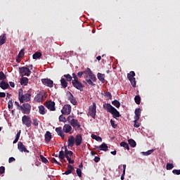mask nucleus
<instances>
[{"label":"nucleus","instance_id":"obj_39","mask_svg":"<svg viewBox=\"0 0 180 180\" xmlns=\"http://www.w3.org/2000/svg\"><path fill=\"white\" fill-rule=\"evenodd\" d=\"M121 147H124V148H127V150H130V148L129 147V143L126 142H121L120 143Z\"/></svg>","mask_w":180,"mask_h":180},{"label":"nucleus","instance_id":"obj_49","mask_svg":"<svg viewBox=\"0 0 180 180\" xmlns=\"http://www.w3.org/2000/svg\"><path fill=\"white\" fill-rule=\"evenodd\" d=\"M32 122H33V123H32V124H33V126H39V121H37V118H34V119H32Z\"/></svg>","mask_w":180,"mask_h":180},{"label":"nucleus","instance_id":"obj_20","mask_svg":"<svg viewBox=\"0 0 180 180\" xmlns=\"http://www.w3.org/2000/svg\"><path fill=\"white\" fill-rule=\"evenodd\" d=\"M74 144H75V138L74 136H70L68 140V147H74Z\"/></svg>","mask_w":180,"mask_h":180},{"label":"nucleus","instance_id":"obj_35","mask_svg":"<svg viewBox=\"0 0 180 180\" xmlns=\"http://www.w3.org/2000/svg\"><path fill=\"white\" fill-rule=\"evenodd\" d=\"M134 101H135V103H136V105H140V103L141 102V97H140L139 95H137L134 97Z\"/></svg>","mask_w":180,"mask_h":180},{"label":"nucleus","instance_id":"obj_31","mask_svg":"<svg viewBox=\"0 0 180 180\" xmlns=\"http://www.w3.org/2000/svg\"><path fill=\"white\" fill-rule=\"evenodd\" d=\"M108 145L105 143H103L101 146H100V150L101 151H108Z\"/></svg>","mask_w":180,"mask_h":180},{"label":"nucleus","instance_id":"obj_55","mask_svg":"<svg viewBox=\"0 0 180 180\" xmlns=\"http://www.w3.org/2000/svg\"><path fill=\"white\" fill-rule=\"evenodd\" d=\"M0 174H5V167L4 166L0 167Z\"/></svg>","mask_w":180,"mask_h":180},{"label":"nucleus","instance_id":"obj_10","mask_svg":"<svg viewBox=\"0 0 180 180\" xmlns=\"http://www.w3.org/2000/svg\"><path fill=\"white\" fill-rule=\"evenodd\" d=\"M89 115L93 119H95L96 116V103H93L92 105H91L89 108Z\"/></svg>","mask_w":180,"mask_h":180},{"label":"nucleus","instance_id":"obj_48","mask_svg":"<svg viewBox=\"0 0 180 180\" xmlns=\"http://www.w3.org/2000/svg\"><path fill=\"white\" fill-rule=\"evenodd\" d=\"M105 98H108V99H112V94L110 92L107 91L105 93Z\"/></svg>","mask_w":180,"mask_h":180},{"label":"nucleus","instance_id":"obj_15","mask_svg":"<svg viewBox=\"0 0 180 180\" xmlns=\"http://www.w3.org/2000/svg\"><path fill=\"white\" fill-rule=\"evenodd\" d=\"M41 82L46 86H49V88H53L54 86V82L50 79H41Z\"/></svg>","mask_w":180,"mask_h":180},{"label":"nucleus","instance_id":"obj_64","mask_svg":"<svg viewBox=\"0 0 180 180\" xmlns=\"http://www.w3.org/2000/svg\"><path fill=\"white\" fill-rule=\"evenodd\" d=\"M91 155H96V152H95V151H91Z\"/></svg>","mask_w":180,"mask_h":180},{"label":"nucleus","instance_id":"obj_63","mask_svg":"<svg viewBox=\"0 0 180 180\" xmlns=\"http://www.w3.org/2000/svg\"><path fill=\"white\" fill-rule=\"evenodd\" d=\"M123 172L126 174V165H123Z\"/></svg>","mask_w":180,"mask_h":180},{"label":"nucleus","instance_id":"obj_46","mask_svg":"<svg viewBox=\"0 0 180 180\" xmlns=\"http://www.w3.org/2000/svg\"><path fill=\"white\" fill-rule=\"evenodd\" d=\"M134 127H136V129H139V127L140 126V123H139V120L135 119L134 121Z\"/></svg>","mask_w":180,"mask_h":180},{"label":"nucleus","instance_id":"obj_16","mask_svg":"<svg viewBox=\"0 0 180 180\" xmlns=\"http://www.w3.org/2000/svg\"><path fill=\"white\" fill-rule=\"evenodd\" d=\"M34 101L38 103L43 102L44 101V93L39 92L37 94L34 98Z\"/></svg>","mask_w":180,"mask_h":180},{"label":"nucleus","instance_id":"obj_61","mask_svg":"<svg viewBox=\"0 0 180 180\" xmlns=\"http://www.w3.org/2000/svg\"><path fill=\"white\" fill-rule=\"evenodd\" d=\"M20 133H21V131L20 130L18 133H17V134H16V136H15V139H20Z\"/></svg>","mask_w":180,"mask_h":180},{"label":"nucleus","instance_id":"obj_23","mask_svg":"<svg viewBox=\"0 0 180 180\" xmlns=\"http://www.w3.org/2000/svg\"><path fill=\"white\" fill-rule=\"evenodd\" d=\"M140 116H141V110L140 108H136L134 119L140 120Z\"/></svg>","mask_w":180,"mask_h":180},{"label":"nucleus","instance_id":"obj_62","mask_svg":"<svg viewBox=\"0 0 180 180\" xmlns=\"http://www.w3.org/2000/svg\"><path fill=\"white\" fill-rule=\"evenodd\" d=\"M9 84L11 88H13L15 86V83L13 82H9Z\"/></svg>","mask_w":180,"mask_h":180},{"label":"nucleus","instance_id":"obj_33","mask_svg":"<svg viewBox=\"0 0 180 180\" xmlns=\"http://www.w3.org/2000/svg\"><path fill=\"white\" fill-rule=\"evenodd\" d=\"M41 57V53H40V52H36L32 56V58L34 60H37L38 58H40Z\"/></svg>","mask_w":180,"mask_h":180},{"label":"nucleus","instance_id":"obj_19","mask_svg":"<svg viewBox=\"0 0 180 180\" xmlns=\"http://www.w3.org/2000/svg\"><path fill=\"white\" fill-rule=\"evenodd\" d=\"M70 96H68V101H70V103H72L74 106H77L78 105V102L77 101V98L74 97V95L71 94V92H69Z\"/></svg>","mask_w":180,"mask_h":180},{"label":"nucleus","instance_id":"obj_30","mask_svg":"<svg viewBox=\"0 0 180 180\" xmlns=\"http://www.w3.org/2000/svg\"><path fill=\"white\" fill-rule=\"evenodd\" d=\"M91 139H93V140H96V141H98L99 143L102 142V138L101 136H96V134H92Z\"/></svg>","mask_w":180,"mask_h":180},{"label":"nucleus","instance_id":"obj_8","mask_svg":"<svg viewBox=\"0 0 180 180\" xmlns=\"http://www.w3.org/2000/svg\"><path fill=\"white\" fill-rule=\"evenodd\" d=\"M134 77H136L134 71H131L127 74V78L129 81H130L131 85H132L134 88H136V78H134Z\"/></svg>","mask_w":180,"mask_h":180},{"label":"nucleus","instance_id":"obj_22","mask_svg":"<svg viewBox=\"0 0 180 180\" xmlns=\"http://www.w3.org/2000/svg\"><path fill=\"white\" fill-rule=\"evenodd\" d=\"M51 139H52L51 132L47 131L45 134L46 143H50V141H51Z\"/></svg>","mask_w":180,"mask_h":180},{"label":"nucleus","instance_id":"obj_60","mask_svg":"<svg viewBox=\"0 0 180 180\" xmlns=\"http://www.w3.org/2000/svg\"><path fill=\"white\" fill-rule=\"evenodd\" d=\"M5 96H6L5 92H0V98H5Z\"/></svg>","mask_w":180,"mask_h":180},{"label":"nucleus","instance_id":"obj_45","mask_svg":"<svg viewBox=\"0 0 180 180\" xmlns=\"http://www.w3.org/2000/svg\"><path fill=\"white\" fill-rule=\"evenodd\" d=\"M59 122H63V123H65V122H67L65 117H64L63 114L59 116Z\"/></svg>","mask_w":180,"mask_h":180},{"label":"nucleus","instance_id":"obj_37","mask_svg":"<svg viewBox=\"0 0 180 180\" xmlns=\"http://www.w3.org/2000/svg\"><path fill=\"white\" fill-rule=\"evenodd\" d=\"M154 151H155V149H151L146 152H142V154H143V155H150L153 154V153H154Z\"/></svg>","mask_w":180,"mask_h":180},{"label":"nucleus","instance_id":"obj_7","mask_svg":"<svg viewBox=\"0 0 180 180\" xmlns=\"http://www.w3.org/2000/svg\"><path fill=\"white\" fill-rule=\"evenodd\" d=\"M85 74L84 78H90L92 81L95 82L96 81V76L94 75L92 72V70L89 68H87L85 71H83Z\"/></svg>","mask_w":180,"mask_h":180},{"label":"nucleus","instance_id":"obj_2","mask_svg":"<svg viewBox=\"0 0 180 180\" xmlns=\"http://www.w3.org/2000/svg\"><path fill=\"white\" fill-rule=\"evenodd\" d=\"M103 108L108 112L112 115V117L116 119V117H120V112L117 111L115 107H112V105L109 103L103 104Z\"/></svg>","mask_w":180,"mask_h":180},{"label":"nucleus","instance_id":"obj_34","mask_svg":"<svg viewBox=\"0 0 180 180\" xmlns=\"http://www.w3.org/2000/svg\"><path fill=\"white\" fill-rule=\"evenodd\" d=\"M44 106V105H40L39 106V113H40V115H46V111Z\"/></svg>","mask_w":180,"mask_h":180},{"label":"nucleus","instance_id":"obj_3","mask_svg":"<svg viewBox=\"0 0 180 180\" xmlns=\"http://www.w3.org/2000/svg\"><path fill=\"white\" fill-rule=\"evenodd\" d=\"M18 99L20 103H23V102H30V99H32V94H23V89H20L18 90Z\"/></svg>","mask_w":180,"mask_h":180},{"label":"nucleus","instance_id":"obj_43","mask_svg":"<svg viewBox=\"0 0 180 180\" xmlns=\"http://www.w3.org/2000/svg\"><path fill=\"white\" fill-rule=\"evenodd\" d=\"M72 156L71 155H66V158H67V160L68 161V163L69 164H74V162H75V161L74 160H71V158Z\"/></svg>","mask_w":180,"mask_h":180},{"label":"nucleus","instance_id":"obj_17","mask_svg":"<svg viewBox=\"0 0 180 180\" xmlns=\"http://www.w3.org/2000/svg\"><path fill=\"white\" fill-rule=\"evenodd\" d=\"M18 148L19 150V151H20L21 153H30L29 150H27L26 148V146H25V145H23V143L22 142H18Z\"/></svg>","mask_w":180,"mask_h":180},{"label":"nucleus","instance_id":"obj_13","mask_svg":"<svg viewBox=\"0 0 180 180\" xmlns=\"http://www.w3.org/2000/svg\"><path fill=\"white\" fill-rule=\"evenodd\" d=\"M72 84L74 86V88H76V89H78L81 92L84 91V84L79 82V80H77L76 82H72Z\"/></svg>","mask_w":180,"mask_h":180},{"label":"nucleus","instance_id":"obj_18","mask_svg":"<svg viewBox=\"0 0 180 180\" xmlns=\"http://www.w3.org/2000/svg\"><path fill=\"white\" fill-rule=\"evenodd\" d=\"M75 143L77 147L81 146L82 144V135L77 134L75 139Z\"/></svg>","mask_w":180,"mask_h":180},{"label":"nucleus","instance_id":"obj_26","mask_svg":"<svg viewBox=\"0 0 180 180\" xmlns=\"http://www.w3.org/2000/svg\"><path fill=\"white\" fill-rule=\"evenodd\" d=\"M84 84H86V85H91V86H95V84L94 83V80L92 79L89 78H86V82L83 81Z\"/></svg>","mask_w":180,"mask_h":180},{"label":"nucleus","instance_id":"obj_38","mask_svg":"<svg viewBox=\"0 0 180 180\" xmlns=\"http://www.w3.org/2000/svg\"><path fill=\"white\" fill-rule=\"evenodd\" d=\"M112 105L115 106V108H120V102H119L117 100H114L112 101Z\"/></svg>","mask_w":180,"mask_h":180},{"label":"nucleus","instance_id":"obj_41","mask_svg":"<svg viewBox=\"0 0 180 180\" xmlns=\"http://www.w3.org/2000/svg\"><path fill=\"white\" fill-rule=\"evenodd\" d=\"M25 56V49H21L18 53V58H22Z\"/></svg>","mask_w":180,"mask_h":180},{"label":"nucleus","instance_id":"obj_1","mask_svg":"<svg viewBox=\"0 0 180 180\" xmlns=\"http://www.w3.org/2000/svg\"><path fill=\"white\" fill-rule=\"evenodd\" d=\"M55 130H56L58 136H60V137H61V139L63 140H64V139H65V135L64 134V133H70L72 130V127H71V125H70L68 124H65L63 126V127H59L56 128Z\"/></svg>","mask_w":180,"mask_h":180},{"label":"nucleus","instance_id":"obj_40","mask_svg":"<svg viewBox=\"0 0 180 180\" xmlns=\"http://www.w3.org/2000/svg\"><path fill=\"white\" fill-rule=\"evenodd\" d=\"M41 161H42L44 164H49V160L46 158L43 155H40Z\"/></svg>","mask_w":180,"mask_h":180},{"label":"nucleus","instance_id":"obj_52","mask_svg":"<svg viewBox=\"0 0 180 180\" xmlns=\"http://www.w3.org/2000/svg\"><path fill=\"white\" fill-rule=\"evenodd\" d=\"M110 124L113 129H116V127H117V124H115V122L113 121V120H110Z\"/></svg>","mask_w":180,"mask_h":180},{"label":"nucleus","instance_id":"obj_53","mask_svg":"<svg viewBox=\"0 0 180 180\" xmlns=\"http://www.w3.org/2000/svg\"><path fill=\"white\" fill-rule=\"evenodd\" d=\"M76 172H77L78 176H79V178H81V176H82V171H81V169H77Z\"/></svg>","mask_w":180,"mask_h":180},{"label":"nucleus","instance_id":"obj_44","mask_svg":"<svg viewBox=\"0 0 180 180\" xmlns=\"http://www.w3.org/2000/svg\"><path fill=\"white\" fill-rule=\"evenodd\" d=\"M6 79V76L4 72H0V81H4Z\"/></svg>","mask_w":180,"mask_h":180},{"label":"nucleus","instance_id":"obj_50","mask_svg":"<svg viewBox=\"0 0 180 180\" xmlns=\"http://www.w3.org/2000/svg\"><path fill=\"white\" fill-rule=\"evenodd\" d=\"M72 78L74 79L72 80V82H75L76 81H79L78 80V77L77 76V74H75V73H72Z\"/></svg>","mask_w":180,"mask_h":180},{"label":"nucleus","instance_id":"obj_27","mask_svg":"<svg viewBox=\"0 0 180 180\" xmlns=\"http://www.w3.org/2000/svg\"><path fill=\"white\" fill-rule=\"evenodd\" d=\"M20 84L21 85H23L24 86H26V85H27V84H29V79L27 77H22L20 79Z\"/></svg>","mask_w":180,"mask_h":180},{"label":"nucleus","instance_id":"obj_57","mask_svg":"<svg viewBox=\"0 0 180 180\" xmlns=\"http://www.w3.org/2000/svg\"><path fill=\"white\" fill-rule=\"evenodd\" d=\"M84 72H79L77 73V77H79V78H82V75H84Z\"/></svg>","mask_w":180,"mask_h":180},{"label":"nucleus","instance_id":"obj_12","mask_svg":"<svg viewBox=\"0 0 180 180\" xmlns=\"http://www.w3.org/2000/svg\"><path fill=\"white\" fill-rule=\"evenodd\" d=\"M44 106H46L47 109L51 110L52 112H54V110H56V103H54V101H46L44 103Z\"/></svg>","mask_w":180,"mask_h":180},{"label":"nucleus","instance_id":"obj_47","mask_svg":"<svg viewBox=\"0 0 180 180\" xmlns=\"http://www.w3.org/2000/svg\"><path fill=\"white\" fill-rule=\"evenodd\" d=\"M51 161L53 164H57V165H61V163H60L59 162L57 161V160H56V158H52L51 159Z\"/></svg>","mask_w":180,"mask_h":180},{"label":"nucleus","instance_id":"obj_29","mask_svg":"<svg viewBox=\"0 0 180 180\" xmlns=\"http://www.w3.org/2000/svg\"><path fill=\"white\" fill-rule=\"evenodd\" d=\"M60 85L63 87V88H67V86H68V82H67V80H65V79L64 78H61L60 79Z\"/></svg>","mask_w":180,"mask_h":180},{"label":"nucleus","instance_id":"obj_25","mask_svg":"<svg viewBox=\"0 0 180 180\" xmlns=\"http://www.w3.org/2000/svg\"><path fill=\"white\" fill-rule=\"evenodd\" d=\"M6 43V34H3L0 36V46Z\"/></svg>","mask_w":180,"mask_h":180},{"label":"nucleus","instance_id":"obj_9","mask_svg":"<svg viewBox=\"0 0 180 180\" xmlns=\"http://www.w3.org/2000/svg\"><path fill=\"white\" fill-rule=\"evenodd\" d=\"M22 122L26 127H32V119L28 115H23L22 117Z\"/></svg>","mask_w":180,"mask_h":180},{"label":"nucleus","instance_id":"obj_21","mask_svg":"<svg viewBox=\"0 0 180 180\" xmlns=\"http://www.w3.org/2000/svg\"><path fill=\"white\" fill-rule=\"evenodd\" d=\"M0 88H1V89H9L10 86H9V83L8 82H6L5 81L2 80L0 82Z\"/></svg>","mask_w":180,"mask_h":180},{"label":"nucleus","instance_id":"obj_4","mask_svg":"<svg viewBox=\"0 0 180 180\" xmlns=\"http://www.w3.org/2000/svg\"><path fill=\"white\" fill-rule=\"evenodd\" d=\"M67 155H70V157H72L74 155V153L71 150H68V148H67V146L65 147V152L63 150H60L59 152V159L60 161H63L64 158H67Z\"/></svg>","mask_w":180,"mask_h":180},{"label":"nucleus","instance_id":"obj_59","mask_svg":"<svg viewBox=\"0 0 180 180\" xmlns=\"http://www.w3.org/2000/svg\"><path fill=\"white\" fill-rule=\"evenodd\" d=\"M13 161H15V158H13V157L9 158V159H8L9 164H11V162H13Z\"/></svg>","mask_w":180,"mask_h":180},{"label":"nucleus","instance_id":"obj_5","mask_svg":"<svg viewBox=\"0 0 180 180\" xmlns=\"http://www.w3.org/2000/svg\"><path fill=\"white\" fill-rule=\"evenodd\" d=\"M19 72H20V77H25V76L30 77V75L32 74V70H30L29 67L26 65V66L19 68Z\"/></svg>","mask_w":180,"mask_h":180},{"label":"nucleus","instance_id":"obj_36","mask_svg":"<svg viewBox=\"0 0 180 180\" xmlns=\"http://www.w3.org/2000/svg\"><path fill=\"white\" fill-rule=\"evenodd\" d=\"M63 77L68 82H71V81H72V76H71L70 74L64 75Z\"/></svg>","mask_w":180,"mask_h":180},{"label":"nucleus","instance_id":"obj_58","mask_svg":"<svg viewBox=\"0 0 180 180\" xmlns=\"http://www.w3.org/2000/svg\"><path fill=\"white\" fill-rule=\"evenodd\" d=\"M101 161V158L98 157V156H96L94 158V162H99Z\"/></svg>","mask_w":180,"mask_h":180},{"label":"nucleus","instance_id":"obj_28","mask_svg":"<svg viewBox=\"0 0 180 180\" xmlns=\"http://www.w3.org/2000/svg\"><path fill=\"white\" fill-rule=\"evenodd\" d=\"M97 78L99 79V81H101V82H102V84H105V75L102 73H98Z\"/></svg>","mask_w":180,"mask_h":180},{"label":"nucleus","instance_id":"obj_56","mask_svg":"<svg viewBox=\"0 0 180 180\" xmlns=\"http://www.w3.org/2000/svg\"><path fill=\"white\" fill-rule=\"evenodd\" d=\"M72 119H74V117H72V116H71V115H69V116L68 117V118H67L68 122L69 123H70V124H71V120H72Z\"/></svg>","mask_w":180,"mask_h":180},{"label":"nucleus","instance_id":"obj_24","mask_svg":"<svg viewBox=\"0 0 180 180\" xmlns=\"http://www.w3.org/2000/svg\"><path fill=\"white\" fill-rule=\"evenodd\" d=\"M68 170L65 172L63 175H70V174H72V171H74V167H72L71 165H68Z\"/></svg>","mask_w":180,"mask_h":180},{"label":"nucleus","instance_id":"obj_32","mask_svg":"<svg viewBox=\"0 0 180 180\" xmlns=\"http://www.w3.org/2000/svg\"><path fill=\"white\" fill-rule=\"evenodd\" d=\"M128 143L129 144V146H131V147H136V146H137V143H136V141H134V139H129L128 140Z\"/></svg>","mask_w":180,"mask_h":180},{"label":"nucleus","instance_id":"obj_51","mask_svg":"<svg viewBox=\"0 0 180 180\" xmlns=\"http://www.w3.org/2000/svg\"><path fill=\"white\" fill-rule=\"evenodd\" d=\"M8 109H12V108H13V102H12V100H10L8 101Z\"/></svg>","mask_w":180,"mask_h":180},{"label":"nucleus","instance_id":"obj_42","mask_svg":"<svg viewBox=\"0 0 180 180\" xmlns=\"http://www.w3.org/2000/svg\"><path fill=\"white\" fill-rule=\"evenodd\" d=\"M172 168H174V164H172V163H167V165H166V169H167V171H169V170L172 169Z\"/></svg>","mask_w":180,"mask_h":180},{"label":"nucleus","instance_id":"obj_11","mask_svg":"<svg viewBox=\"0 0 180 180\" xmlns=\"http://www.w3.org/2000/svg\"><path fill=\"white\" fill-rule=\"evenodd\" d=\"M70 124L75 129V130H79L81 129V124L78 122V120L72 118L70 120Z\"/></svg>","mask_w":180,"mask_h":180},{"label":"nucleus","instance_id":"obj_54","mask_svg":"<svg viewBox=\"0 0 180 180\" xmlns=\"http://www.w3.org/2000/svg\"><path fill=\"white\" fill-rule=\"evenodd\" d=\"M172 173L174 175H180V169H174Z\"/></svg>","mask_w":180,"mask_h":180},{"label":"nucleus","instance_id":"obj_14","mask_svg":"<svg viewBox=\"0 0 180 180\" xmlns=\"http://www.w3.org/2000/svg\"><path fill=\"white\" fill-rule=\"evenodd\" d=\"M71 105L70 104H66L63 107L61 110L62 115H70L71 114Z\"/></svg>","mask_w":180,"mask_h":180},{"label":"nucleus","instance_id":"obj_6","mask_svg":"<svg viewBox=\"0 0 180 180\" xmlns=\"http://www.w3.org/2000/svg\"><path fill=\"white\" fill-rule=\"evenodd\" d=\"M20 109L23 115H30L32 105H30L29 103H23L21 106H20Z\"/></svg>","mask_w":180,"mask_h":180}]
</instances>
